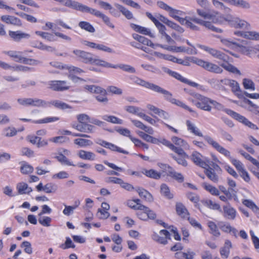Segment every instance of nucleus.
<instances>
[{"instance_id": "f257e3e1", "label": "nucleus", "mask_w": 259, "mask_h": 259, "mask_svg": "<svg viewBox=\"0 0 259 259\" xmlns=\"http://www.w3.org/2000/svg\"><path fill=\"white\" fill-rule=\"evenodd\" d=\"M186 125L187 126L188 130L190 133L195 136L203 137L204 140L208 144L211 146L218 152L229 158L231 163L236 168L240 177L245 182L248 183L250 181V178L249 174L244 168L243 164L240 160L232 157L231 156V153L228 150L220 145L218 142L214 141L211 137L209 136H203L202 133L200 132L199 128L195 126L191 121L189 120H187Z\"/></svg>"}, {"instance_id": "f03ea898", "label": "nucleus", "mask_w": 259, "mask_h": 259, "mask_svg": "<svg viewBox=\"0 0 259 259\" xmlns=\"http://www.w3.org/2000/svg\"><path fill=\"white\" fill-rule=\"evenodd\" d=\"M197 13L199 16L203 17L204 19L212 20V23L214 24H222L224 22L227 21L231 26L235 28L248 29L250 27V24L246 21L237 17L233 18L231 15L224 16L217 11L206 12L200 9H197Z\"/></svg>"}, {"instance_id": "7ed1b4c3", "label": "nucleus", "mask_w": 259, "mask_h": 259, "mask_svg": "<svg viewBox=\"0 0 259 259\" xmlns=\"http://www.w3.org/2000/svg\"><path fill=\"white\" fill-rule=\"evenodd\" d=\"M131 79L132 83L149 89L154 92L163 95L165 99L171 103L182 107L190 112H194L191 108L189 107L181 101L173 98L172 95L170 92L162 88L160 86L147 81L137 76H133L131 77Z\"/></svg>"}, {"instance_id": "20e7f679", "label": "nucleus", "mask_w": 259, "mask_h": 259, "mask_svg": "<svg viewBox=\"0 0 259 259\" xmlns=\"http://www.w3.org/2000/svg\"><path fill=\"white\" fill-rule=\"evenodd\" d=\"M191 101L198 108L208 112H210L212 108L221 110L224 107L222 104L217 101L198 93L193 95Z\"/></svg>"}, {"instance_id": "39448f33", "label": "nucleus", "mask_w": 259, "mask_h": 259, "mask_svg": "<svg viewBox=\"0 0 259 259\" xmlns=\"http://www.w3.org/2000/svg\"><path fill=\"white\" fill-rule=\"evenodd\" d=\"M73 53L78 61L85 64H94L107 68H116L117 67L112 66L110 63L103 60L94 58V55L88 52L80 50H74Z\"/></svg>"}, {"instance_id": "423d86ee", "label": "nucleus", "mask_w": 259, "mask_h": 259, "mask_svg": "<svg viewBox=\"0 0 259 259\" xmlns=\"http://www.w3.org/2000/svg\"><path fill=\"white\" fill-rule=\"evenodd\" d=\"M200 16L203 19H198L195 17H186L182 19L181 23H185L188 27L193 30H199V27L196 25L199 24L215 32L222 33L223 32L221 29L215 27L213 25V23H212V20L205 19L203 17Z\"/></svg>"}, {"instance_id": "0eeeda50", "label": "nucleus", "mask_w": 259, "mask_h": 259, "mask_svg": "<svg viewBox=\"0 0 259 259\" xmlns=\"http://www.w3.org/2000/svg\"><path fill=\"white\" fill-rule=\"evenodd\" d=\"M161 142L163 145L169 148L172 151L174 152L178 155V156L171 155V157L179 164L182 165L185 167H186L188 165L186 158H188V155L185 152L184 149L180 147H176L172 144L170 141L166 139H164Z\"/></svg>"}, {"instance_id": "6e6552de", "label": "nucleus", "mask_w": 259, "mask_h": 259, "mask_svg": "<svg viewBox=\"0 0 259 259\" xmlns=\"http://www.w3.org/2000/svg\"><path fill=\"white\" fill-rule=\"evenodd\" d=\"M132 36L137 41L131 42L130 45L132 46L141 49L147 53L151 54V50L149 47L153 48V44L150 40L137 33L133 34Z\"/></svg>"}, {"instance_id": "1a4fd4ad", "label": "nucleus", "mask_w": 259, "mask_h": 259, "mask_svg": "<svg viewBox=\"0 0 259 259\" xmlns=\"http://www.w3.org/2000/svg\"><path fill=\"white\" fill-rule=\"evenodd\" d=\"M77 119L79 123L72 124V127L78 131L83 133H92L94 126L88 124L90 122V117L85 114H80L77 116Z\"/></svg>"}, {"instance_id": "9d476101", "label": "nucleus", "mask_w": 259, "mask_h": 259, "mask_svg": "<svg viewBox=\"0 0 259 259\" xmlns=\"http://www.w3.org/2000/svg\"><path fill=\"white\" fill-rule=\"evenodd\" d=\"M215 58L223 62V63L220 64V66L224 69L232 73L241 75L240 70L236 67L229 63V62L231 61V58L228 55L219 51Z\"/></svg>"}, {"instance_id": "9b49d317", "label": "nucleus", "mask_w": 259, "mask_h": 259, "mask_svg": "<svg viewBox=\"0 0 259 259\" xmlns=\"http://www.w3.org/2000/svg\"><path fill=\"white\" fill-rule=\"evenodd\" d=\"M85 89L91 93L95 94V98L98 102L105 104L108 103L107 93L105 89L95 85H86Z\"/></svg>"}, {"instance_id": "f8f14e48", "label": "nucleus", "mask_w": 259, "mask_h": 259, "mask_svg": "<svg viewBox=\"0 0 259 259\" xmlns=\"http://www.w3.org/2000/svg\"><path fill=\"white\" fill-rule=\"evenodd\" d=\"M204 173L207 178L214 183H217L219 180V177L216 172L221 173L222 169L217 164L213 162L209 164L208 166L203 168Z\"/></svg>"}, {"instance_id": "ddd939ff", "label": "nucleus", "mask_w": 259, "mask_h": 259, "mask_svg": "<svg viewBox=\"0 0 259 259\" xmlns=\"http://www.w3.org/2000/svg\"><path fill=\"white\" fill-rule=\"evenodd\" d=\"M224 112L234 119L243 123L251 129L257 130V126L248 120L246 117L230 109H225Z\"/></svg>"}, {"instance_id": "4468645a", "label": "nucleus", "mask_w": 259, "mask_h": 259, "mask_svg": "<svg viewBox=\"0 0 259 259\" xmlns=\"http://www.w3.org/2000/svg\"><path fill=\"white\" fill-rule=\"evenodd\" d=\"M191 160L195 164L203 168L206 167L209 164L212 163L210 159L203 157L202 155L197 151L193 152L191 155Z\"/></svg>"}, {"instance_id": "2eb2a0df", "label": "nucleus", "mask_w": 259, "mask_h": 259, "mask_svg": "<svg viewBox=\"0 0 259 259\" xmlns=\"http://www.w3.org/2000/svg\"><path fill=\"white\" fill-rule=\"evenodd\" d=\"M152 239L158 243L166 245L168 240H170V233L166 230L163 229L159 231V234L153 233L151 236Z\"/></svg>"}, {"instance_id": "dca6fc26", "label": "nucleus", "mask_w": 259, "mask_h": 259, "mask_svg": "<svg viewBox=\"0 0 259 259\" xmlns=\"http://www.w3.org/2000/svg\"><path fill=\"white\" fill-rule=\"evenodd\" d=\"M196 63L211 72L220 74L222 73L223 71L222 68L218 65L201 59H198L196 61Z\"/></svg>"}, {"instance_id": "f3484780", "label": "nucleus", "mask_w": 259, "mask_h": 259, "mask_svg": "<svg viewBox=\"0 0 259 259\" xmlns=\"http://www.w3.org/2000/svg\"><path fill=\"white\" fill-rule=\"evenodd\" d=\"M49 88L53 91L62 92L70 89L69 83L65 80H51L49 82Z\"/></svg>"}, {"instance_id": "a211bd4d", "label": "nucleus", "mask_w": 259, "mask_h": 259, "mask_svg": "<svg viewBox=\"0 0 259 259\" xmlns=\"http://www.w3.org/2000/svg\"><path fill=\"white\" fill-rule=\"evenodd\" d=\"M136 213L138 218L143 221H147L148 219L154 220L156 218V213L149 207L144 205V208L138 210Z\"/></svg>"}, {"instance_id": "6ab92c4d", "label": "nucleus", "mask_w": 259, "mask_h": 259, "mask_svg": "<svg viewBox=\"0 0 259 259\" xmlns=\"http://www.w3.org/2000/svg\"><path fill=\"white\" fill-rule=\"evenodd\" d=\"M62 69H66L68 71V77L72 80H82L81 78L77 77V74H80L84 71L80 68L74 66L64 65L61 66Z\"/></svg>"}, {"instance_id": "aec40b11", "label": "nucleus", "mask_w": 259, "mask_h": 259, "mask_svg": "<svg viewBox=\"0 0 259 259\" xmlns=\"http://www.w3.org/2000/svg\"><path fill=\"white\" fill-rule=\"evenodd\" d=\"M8 33L11 39L17 42H20L22 39H28L30 37V34L21 30H9Z\"/></svg>"}, {"instance_id": "412c9836", "label": "nucleus", "mask_w": 259, "mask_h": 259, "mask_svg": "<svg viewBox=\"0 0 259 259\" xmlns=\"http://www.w3.org/2000/svg\"><path fill=\"white\" fill-rule=\"evenodd\" d=\"M82 44L91 49L102 51L107 53H113V50L102 44H97L88 40H84Z\"/></svg>"}, {"instance_id": "4be33fe9", "label": "nucleus", "mask_w": 259, "mask_h": 259, "mask_svg": "<svg viewBox=\"0 0 259 259\" xmlns=\"http://www.w3.org/2000/svg\"><path fill=\"white\" fill-rule=\"evenodd\" d=\"M88 13L98 18H101L104 23L109 27L112 29L114 28L115 26L114 24L111 22L110 18L100 11L90 8Z\"/></svg>"}, {"instance_id": "5701e85b", "label": "nucleus", "mask_w": 259, "mask_h": 259, "mask_svg": "<svg viewBox=\"0 0 259 259\" xmlns=\"http://www.w3.org/2000/svg\"><path fill=\"white\" fill-rule=\"evenodd\" d=\"M63 3H64V5L66 7L71 8L82 12H85L88 13L90 9V8L85 5L72 0H64Z\"/></svg>"}, {"instance_id": "b1692460", "label": "nucleus", "mask_w": 259, "mask_h": 259, "mask_svg": "<svg viewBox=\"0 0 259 259\" xmlns=\"http://www.w3.org/2000/svg\"><path fill=\"white\" fill-rule=\"evenodd\" d=\"M146 107L150 111L149 114L152 116H155L154 115H157L164 119H167L168 118V113L164 110L150 104H147Z\"/></svg>"}, {"instance_id": "393cba45", "label": "nucleus", "mask_w": 259, "mask_h": 259, "mask_svg": "<svg viewBox=\"0 0 259 259\" xmlns=\"http://www.w3.org/2000/svg\"><path fill=\"white\" fill-rule=\"evenodd\" d=\"M222 214L223 217L228 220H234L237 215V211L230 203L223 206Z\"/></svg>"}, {"instance_id": "a878e982", "label": "nucleus", "mask_w": 259, "mask_h": 259, "mask_svg": "<svg viewBox=\"0 0 259 259\" xmlns=\"http://www.w3.org/2000/svg\"><path fill=\"white\" fill-rule=\"evenodd\" d=\"M219 227L223 232L226 233H232L235 238L238 237L237 230L231 226L229 223L221 222L219 224Z\"/></svg>"}, {"instance_id": "bb28decb", "label": "nucleus", "mask_w": 259, "mask_h": 259, "mask_svg": "<svg viewBox=\"0 0 259 259\" xmlns=\"http://www.w3.org/2000/svg\"><path fill=\"white\" fill-rule=\"evenodd\" d=\"M97 143L101 145V146L109 149L110 150L114 152H117L123 154L128 153V152L126 151L121 149V148L117 146L116 145L103 140H100Z\"/></svg>"}, {"instance_id": "cd10ccee", "label": "nucleus", "mask_w": 259, "mask_h": 259, "mask_svg": "<svg viewBox=\"0 0 259 259\" xmlns=\"http://www.w3.org/2000/svg\"><path fill=\"white\" fill-rule=\"evenodd\" d=\"M27 52H31L32 51H25L24 53ZM4 53L9 56L13 60L16 62L22 63L24 57L23 56V52L17 51H5Z\"/></svg>"}, {"instance_id": "c85d7f7f", "label": "nucleus", "mask_w": 259, "mask_h": 259, "mask_svg": "<svg viewBox=\"0 0 259 259\" xmlns=\"http://www.w3.org/2000/svg\"><path fill=\"white\" fill-rule=\"evenodd\" d=\"M1 20L6 24H12L18 27H21L22 25V21L14 16L3 15L1 17Z\"/></svg>"}, {"instance_id": "c756f323", "label": "nucleus", "mask_w": 259, "mask_h": 259, "mask_svg": "<svg viewBox=\"0 0 259 259\" xmlns=\"http://www.w3.org/2000/svg\"><path fill=\"white\" fill-rule=\"evenodd\" d=\"M225 84L229 86L232 92L238 98L242 96V92L237 81L233 79H227L225 80Z\"/></svg>"}, {"instance_id": "7c9ffc66", "label": "nucleus", "mask_w": 259, "mask_h": 259, "mask_svg": "<svg viewBox=\"0 0 259 259\" xmlns=\"http://www.w3.org/2000/svg\"><path fill=\"white\" fill-rule=\"evenodd\" d=\"M236 35L242 36L244 38L251 40H259V33L255 31H236L234 32Z\"/></svg>"}, {"instance_id": "2f4dec72", "label": "nucleus", "mask_w": 259, "mask_h": 259, "mask_svg": "<svg viewBox=\"0 0 259 259\" xmlns=\"http://www.w3.org/2000/svg\"><path fill=\"white\" fill-rule=\"evenodd\" d=\"M138 134L144 141L154 144L159 145V143L162 144L161 142L164 139H163L161 140H160L156 138L151 136L150 135L151 134H149L146 132L144 133L141 131L138 132Z\"/></svg>"}, {"instance_id": "473e14b6", "label": "nucleus", "mask_w": 259, "mask_h": 259, "mask_svg": "<svg viewBox=\"0 0 259 259\" xmlns=\"http://www.w3.org/2000/svg\"><path fill=\"white\" fill-rule=\"evenodd\" d=\"M136 190L139 196L145 201L148 202H151L153 201L154 198L152 195L147 190L143 188L138 187Z\"/></svg>"}, {"instance_id": "72a5a7b5", "label": "nucleus", "mask_w": 259, "mask_h": 259, "mask_svg": "<svg viewBox=\"0 0 259 259\" xmlns=\"http://www.w3.org/2000/svg\"><path fill=\"white\" fill-rule=\"evenodd\" d=\"M176 210L177 214L182 219H188L190 213L185 206V205L181 202H178L176 205Z\"/></svg>"}, {"instance_id": "f704fd0d", "label": "nucleus", "mask_w": 259, "mask_h": 259, "mask_svg": "<svg viewBox=\"0 0 259 259\" xmlns=\"http://www.w3.org/2000/svg\"><path fill=\"white\" fill-rule=\"evenodd\" d=\"M232 247V244L230 240H226L223 247L220 250V253L221 257L224 259L228 258L230 253V249Z\"/></svg>"}, {"instance_id": "c9c22d12", "label": "nucleus", "mask_w": 259, "mask_h": 259, "mask_svg": "<svg viewBox=\"0 0 259 259\" xmlns=\"http://www.w3.org/2000/svg\"><path fill=\"white\" fill-rule=\"evenodd\" d=\"M167 60L172 62L176 63L184 66H190L192 59L189 57H186L183 59H179L173 56H169L167 57Z\"/></svg>"}, {"instance_id": "e433bc0d", "label": "nucleus", "mask_w": 259, "mask_h": 259, "mask_svg": "<svg viewBox=\"0 0 259 259\" xmlns=\"http://www.w3.org/2000/svg\"><path fill=\"white\" fill-rule=\"evenodd\" d=\"M146 15L154 23L156 27L158 29L159 32L162 35L166 33L165 32L166 28L165 26L159 22V21L155 17H154L151 13L150 12H146Z\"/></svg>"}, {"instance_id": "4c0bfd02", "label": "nucleus", "mask_w": 259, "mask_h": 259, "mask_svg": "<svg viewBox=\"0 0 259 259\" xmlns=\"http://www.w3.org/2000/svg\"><path fill=\"white\" fill-rule=\"evenodd\" d=\"M167 176L176 180L179 183H183L184 178L182 174L177 172L170 166H167Z\"/></svg>"}, {"instance_id": "58836bf2", "label": "nucleus", "mask_w": 259, "mask_h": 259, "mask_svg": "<svg viewBox=\"0 0 259 259\" xmlns=\"http://www.w3.org/2000/svg\"><path fill=\"white\" fill-rule=\"evenodd\" d=\"M171 143L176 147H180L181 148L184 149H189V146L188 143L184 140V139L179 138L176 136H173L171 138Z\"/></svg>"}, {"instance_id": "ea45409f", "label": "nucleus", "mask_w": 259, "mask_h": 259, "mask_svg": "<svg viewBox=\"0 0 259 259\" xmlns=\"http://www.w3.org/2000/svg\"><path fill=\"white\" fill-rule=\"evenodd\" d=\"M126 205L130 208L136 210L144 208V205L141 203V200L139 198L128 200L126 202Z\"/></svg>"}, {"instance_id": "a19ab883", "label": "nucleus", "mask_w": 259, "mask_h": 259, "mask_svg": "<svg viewBox=\"0 0 259 259\" xmlns=\"http://www.w3.org/2000/svg\"><path fill=\"white\" fill-rule=\"evenodd\" d=\"M132 122L136 127L144 131L146 133L151 135L154 134V130L152 127L146 125L141 121L132 120Z\"/></svg>"}, {"instance_id": "79ce46f5", "label": "nucleus", "mask_w": 259, "mask_h": 259, "mask_svg": "<svg viewBox=\"0 0 259 259\" xmlns=\"http://www.w3.org/2000/svg\"><path fill=\"white\" fill-rule=\"evenodd\" d=\"M142 172L146 177L155 180L159 179L161 176V174L160 172L153 169H143Z\"/></svg>"}, {"instance_id": "37998d69", "label": "nucleus", "mask_w": 259, "mask_h": 259, "mask_svg": "<svg viewBox=\"0 0 259 259\" xmlns=\"http://www.w3.org/2000/svg\"><path fill=\"white\" fill-rule=\"evenodd\" d=\"M207 226L209 229V233L213 236L218 237L221 235V233L217 225L213 221H209L207 222Z\"/></svg>"}, {"instance_id": "c03bdc74", "label": "nucleus", "mask_w": 259, "mask_h": 259, "mask_svg": "<svg viewBox=\"0 0 259 259\" xmlns=\"http://www.w3.org/2000/svg\"><path fill=\"white\" fill-rule=\"evenodd\" d=\"M16 188L19 194H29L32 191L31 188L29 187L28 185L24 182L18 183Z\"/></svg>"}, {"instance_id": "a18cd8bd", "label": "nucleus", "mask_w": 259, "mask_h": 259, "mask_svg": "<svg viewBox=\"0 0 259 259\" xmlns=\"http://www.w3.org/2000/svg\"><path fill=\"white\" fill-rule=\"evenodd\" d=\"M160 191L161 194L167 199H171L174 197V195L171 193L169 188L165 184L161 185Z\"/></svg>"}, {"instance_id": "49530a36", "label": "nucleus", "mask_w": 259, "mask_h": 259, "mask_svg": "<svg viewBox=\"0 0 259 259\" xmlns=\"http://www.w3.org/2000/svg\"><path fill=\"white\" fill-rule=\"evenodd\" d=\"M78 156L82 159L93 160L95 158V154L90 151L81 150L78 153Z\"/></svg>"}, {"instance_id": "de8ad7c7", "label": "nucleus", "mask_w": 259, "mask_h": 259, "mask_svg": "<svg viewBox=\"0 0 259 259\" xmlns=\"http://www.w3.org/2000/svg\"><path fill=\"white\" fill-rule=\"evenodd\" d=\"M202 187L206 191L209 192L212 195L219 196L220 195V191L215 187L207 183H204L202 184Z\"/></svg>"}, {"instance_id": "09e8293b", "label": "nucleus", "mask_w": 259, "mask_h": 259, "mask_svg": "<svg viewBox=\"0 0 259 259\" xmlns=\"http://www.w3.org/2000/svg\"><path fill=\"white\" fill-rule=\"evenodd\" d=\"M131 27L135 31L144 35H149L151 34L150 30L144 27L138 25L134 23H131Z\"/></svg>"}, {"instance_id": "8fccbe9b", "label": "nucleus", "mask_w": 259, "mask_h": 259, "mask_svg": "<svg viewBox=\"0 0 259 259\" xmlns=\"http://www.w3.org/2000/svg\"><path fill=\"white\" fill-rule=\"evenodd\" d=\"M137 115L140 118H142L145 121H147L151 125H155L157 122L159 120L157 118L156 119L152 118L149 115L145 114L143 112H140L137 113Z\"/></svg>"}, {"instance_id": "3c124183", "label": "nucleus", "mask_w": 259, "mask_h": 259, "mask_svg": "<svg viewBox=\"0 0 259 259\" xmlns=\"http://www.w3.org/2000/svg\"><path fill=\"white\" fill-rule=\"evenodd\" d=\"M33 167L31 165L26 162H23L20 167V171L24 175H28L33 171Z\"/></svg>"}, {"instance_id": "603ef678", "label": "nucleus", "mask_w": 259, "mask_h": 259, "mask_svg": "<svg viewBox=\"0 0 259 259\" xmlns=\"http://www.w3.org/2000/svg\"><path fill=\"white\" fill-rule=\"evenodd\" d=\"M79 27L88 32L93 33L95 31V29L94 26L91 25L89 22L87 21H80L78 23Z\"/></svg>"}, {"instance_id": "864d4df0", "label": "nucleus", "mask_w": 259, "mask_h": 259, "mask_svg": "<svg viewBox=\"0 0 259 259\" xmlns=\"http://www.w3.org/2000/svg\"><path fill=\"white\" fill-rule=\"evenodd\" d=\"M116 7L126 19L131 20L133 18L132 13L126 8L119 4H117Z\"/></svg>"}, {"instance_id": "5fc2aeb1", "label": "nucleus", "mask_w": 259, "mask_h": 259, "mask_svg": "<svg viewBox=\"0 0 259 259\" xmlns=\"http://www.w3.org/2000/svg\"><path fill=\"white\" fill-rule=\"evenodd\" d=\"M239 153L245 159L250 161L253 165L259 168V162L243 150H239Z\"/></svg>"}, {"instance_id": "6e6d98bb", "label": "nucleus", "mask_w": 259, "mask_h": 259, "mask_svg": "<svg viewBox=\"0 0 259 259\" xmlns=\"http://www.w3.org/2000/svg\"><path fill=\"white\" fill-rule=\"evenodd\" d=\"M242 204L247 208L251 209L253 211H257L258 210V207L255 204V203L249 199H243L242 201Z\"/></svg>"}, {"instance_id": "4d7b16f0", "label": "nucleus", "mask_w": 259, "mask_h": 259, "mask_svg": "<svg viewBox=\"0 0 259 259\" xmlns=\"http://www.w3.org/2000/svg\"><path fill=\"white\" fill-rule=\"evenodd\" d=\"M49 141L56 144H63L68 142L69 139L65 136H60L50 138Z\"/></svg>"}, {"instance_id": "13d9d810", "label": "nucleus", "mask_w": 259, "mask_h": 259, "mask_svg": "<svg viewBox=\"0 0 259 259\" xmlns=\"http://www.w3.org/2000/svg\"><path fill=\"white\" fill-rule=\"evenodd\" d=\"M29 106L43 107L46 104L45 101L37 98H30Z\"/></svg>"}, {"instance_id": "bf43d9fd", "label": "nucleus", "mask_w": 259, "mask_h": 259, "mask_svg": "<svg viewBox=\"0 0 259 259\" xmlns=\"http://www.w3.org/2000/svg\"><path fill=\"white\" fill-rule=\"evenodd\" d=\"M204 204L206 206L210 209L221 211L220 205L211 200H206Z\"/></svg>"}, {"instance_id": "052dcab7", "label": "nucleus", "mask_w": 259, "mask_h": 259, "mask_svg": "<svg viewBox=\"0 0 259 259\" xmlns=\"http://www.w3.org/2000/svg\"><path fill=\"white\" fill-rule=\"evenodd\" d=\"M168 13L170 17H172L175 19L178 20L180 23H181L182 19H183V18L180 17L179 16L182 14V11L171 8L169 11H168Z\"/></svg>"}, {"instance_id": "680f3d73", "label": "nucleus", "mask_w": 259, "mask_h": 259, "mask_svg": "<svg viewBox=\"0 0 259 259\" xmlns=\"http://www.w3.org/2000/svg\"><path fill=\"white\" fill-rule=\"evenodd\" d=\"M102 119L104 120L113 123L121 124L122 120L113 115H104Z\"/></svg>"}, {"instance_id": "e2e57ef3", "label": "nucleus", "mask_w": 259, "mask_h": 259, "mask_svg": "<svg viewBox=\"0 0 259 259\" xmlns=\"http://www.w3.org/2000/svg\"><path fill=\"white\" fill-rule=\"evenodd\" d=\"M74 143L80 147H85L91 145L93 144L91 141L81 138L75 139L74 140Z\"/></svg>"}, {"instance_id": "0e129e2a", "label": "nucleus", "mask_w": 259, "mask_h": 259, "mask_svg": "<svg viewBox=\"0 0 259 259\" xmlns=\"http://www.w3.org/2000/svg\"><path fill=\"white\" fill-rule=\"evenodd\" d=\"M242 83L245 89L251 91H254L255 89L254 82L250 79L244 78Z\"/></svg>"}, {"instance_id": "69168bd1", "label": "nucleus", "mask_w": 259, "mask_h": 259, "mask_svg": "<svg viewBox=\"0 0 259 259\" xmlns=\"http://www.w3.org/2000/svg\"><path fill=\"white\" fill-rule=\"evenodd\" d=\"M60 118L58 117H47L42 119L37 120L38 124L48 123L50 122H54L59 120Z\"/></svg>"}, {"instance_id": "338daca9", "label": "nucleus", "mask_w": 259, "mask_h": 259, "mask_svg": "<svg viewBox=\"0 0 259 259\" xmlns=\"http://www.w3.org/2000/svg\"><path fill=\"white\" fill-rule=\"evenodd\" d=\"M17 131L14 127H7L4 130V135L5 137H11L15 136Z\"/></svg>"}, {"instance_id": "774afa93", "label": "nucleus", "mask_w": 259, "mask_h": 259, "mask_svg": "<svg viewBox=\"0 0 259 259\" xmlns=\"http://www.w3.org/2000/svg\"><path fill=\"white\" fill-rule=\"evenodd\" d=\"M187 220L189 221L190 224L193 228H194L196 229L203 230V227L202 225L195 218L190 217L189 216V217H188Z\"/></svg>"}]
</instances>
